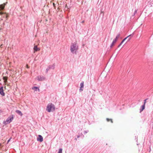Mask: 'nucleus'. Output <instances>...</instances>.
I'll return each instance as SVG.
<instances>
[{
  "instance_id": "obj_24",
  "label": "nucleus",
  "mask_w": 153,
  "mask_h": 153,
  "mask_svg": "<svg viewBox=\"0 0 153 153\" xmlns=\"http://www.w3.org/2000/svg\"><path fill=\"white\" fill-rule=\"evenodd\" d=\"M53 7H54V9H56V7L55 5V4L54 3H53Z\"/></svg>"
},
{
  "instance_id": "obj_1",
  "label": "nucleus",
  "mask_w": 153,
  "mask_h": 153,
  "mask_svg": "<svg viewBox=\"0 0 153 153\" xmlns=\"http://www.w3.org/2000/svg\"><path fill=\"white\" fill-rule=\"evenodd\" d=\"M78 49V47L75 42L73 43L70 47V50L73 54H76V52Z\"/></svg>"
},
{
  "instance_id": "obj_10",
  "label": "nucleus",
  "mask_w": 153,
  "mask_h": 153,
  "mask_svg": "<svg viewBox=\"0 0 153 153\" xmlns=\"http://www.w3.org/2000/svg\"><path fill=\"white\" fill-rule=\"evenodd\" d=\"M145 105L144 104H143V105L141 106L140 107V112L141 113L142 112L143 110L145 109Z\"/></svg>"
},
{
  "instance_id": "obj_17",
  "label": "nucleus",
  "mask_w": 153,
  "mask_h": 153,
  "mask_svg": "<svg viewBox=\"0 0 153 153\" xmlns=\"http://www.w3.org/2000/svg\"><path fill=\"white\" fill-rule=\"evenodd\" d=\"M106 120L107 121V122H109V121H111V122L112 123H113V121H112V120L111 119H109L108 118H107L106 119Z\"/></svg>"
},
{
  "instance_id": "obj_18",
  "label": "nucleus",
  "mask_w": 153,
  "mask_h": 153,
  "mask_svg": "<svg viewBox=\"0 0 153 153\" xmlns=\"http://www.w3.org/2000/svg\"><path fill=\"white\" fill-rule=\"evenodd\" d=\"M3 79L4 80L5 82H6L7 81V78L6 77H3Z\"/></svg>"
},
{
  "instance_id": "obj_20",
  "label": "nucleus",
  "mask_w": 153,
  "mask_h": 153,
  "mask_svg": "<svg viewBox=\"0 0 153 153\" xmlns=\"http://www.w3.org/2000/svg\"><path fill=\"white\" fill-rule=\"evenodd\" d=\"M50 69V68L48 67L46 69V73H48V70H49Z\"/></svg>"
},
{
  "instance_id": "obj_16",
  "label": "nucleus",
  "mask_w": 153,
  "mask_h": 153,
  "mask_svg": "<svg viewBox=\"0 0 153 153\" xmlns=\"http://www.w3.org/2000/svg\"><path fill=\"white\" fill-rule=\"evenodd\" d=\"M32 89L33 90L34 89L35 91H36L37 90V89H38V90H39V88H38V87H35V86H34L32 88Z\"/></svg>"
},
{
  "instance_id": "obj_14",
  "label": "nucleus",
  "mask_w": 153,
  "mask_h": 153,
  "mask_svg": "<svg viewBox=\"0 0 153 153\" xmlns=\"http://www.w3.org/2000/svg\"><path fill=\"white\" fill-rule=\"evenodd\" d=\"M116 41H115V40H113L112 43L110 45L111 48L112 47L114 46V44L116 43Z\"/></svg>"
},
{
  "instance_id": "obj_7",
  "label": "nucleus",
  "mask_w": 153,
  "mask_h": 153,
  "mask_svg": "<svg viewBox=\"0 0 153 153\" xmlns=\"http://www.w3.org/2000/svg\"><path fill=\"white\" fill-rule=\"evenodd\" d=\"M3 87H1L0 88V94L3 96L5 95V93L4 92V90L3 89Z\"/></svg>"
},
{
  "instance_id": "obj_32",
  "label": "nucleus",
  "mask_w": 153,
  "mask_h": 153,
  "mask_svg": "<svg viewBox=\"0 0 153 153\" xmlns=\"http://www.w3.org/2000/svg\"><path fill=\"white\" fill-rule=\"evenodd\" d=\"M75 140H77V139L75 138Z\"/></svg>"
},
{
  "instance_id": "obj_28",
  "label": "nucleus",
  "mask_w": 153,
  "mask_h": 153,
  "mask_svg": "<svg viewBox=\"0 0 153 153\" xmlns=\"http://www.w3.org/2000/svg\"><path fill=\"white\" fill-rule=\"evenodd\" d=\"M2 112V111L1 110H0V114Z\"/></svg>"
},
{
  "instance_id": "obj_31",
  "label": "nucleus",
  "mask_w": 153,
  "mask_h": 153,
  "mask_svg": "<svg viewBox=\"0 0 153 153\" xmlns=\"http://www.w3.org/2000/svg\"><path fill=\"white\" fill-rule=\"evenodd\" d=\"M77 138H79L80 137V136L79 135H78V136H77Z\"/></svg>"
},
{
  "instance_id": "obj_26",
  "label": "nucleus",
  "mask_w": 153,
  "mask_h": 153,
  "mask_svg": "<svg viewBox=\"0 0 153 153\" xmlns=\"http://www.w3.org/2000/svg\"><path fill=\"white\" fill-rule=\"evenodd\" d=\"M4 14V13L2 12H0V15H2Z\"/></svg>"
},
{
  "instance_id": "obj_6",
  "label": "nucleus",
  "mask_w": 153,
  "mask_h": 153,
  "mask_svg": "<svg viewBox=\"0 0 153 153\" xmlns=\"http://www.w3.org/2000/svg\"><path fill=\"white\" fill-rule=\"evenodd\" d=\"M43 138L42 136L41 135H39L37 138V140L41 142L43 141Z\"/></svg>"
},
{
  "instance_id": "obj_21",
  "label": "nucleus",
  "mask_w": 153,
  "mask_h": 153,
  "mask_svg": "<svg viewBox=\"0 0 153 153\" xmlns=\"http://www.w3.org/2000/svg\"><path fill=\"white\" fill-rule=\"evenodd\" d=\"M148 99H146V100H144V104H144L145 105L146 103V100Z\"/></svg>"
},
{
  "instance_id": "obj_22",
  "label": "nucleus",
  "mask_w": 153,
  "mask_h": 153,
  "mask_svg": "<svg viewBox=\"0 0 153 153\" xmlns=\"http://www.w3.org/2000/svg\"><path fill=\"white\" fill-rule=\"evenodd\" d=\"M88 132V130L87 131H85L84 132V134H85L87 133Z\"/></svg>"
},
{
  "instance_id": "obj_29",
  "label": "nucleus",
  "mask_w": 153,
  "mask_h": 153,
  "mask_svg": "<svg viewBox=\"0 0 153 153\" xmlns=\"http://www.w3.org/2000/svg\"><path fill=\"white\" fill-rule=\"evenodd\" d=\"M85 22V21L84 20L82 22V23H84Z\"/></svg>"
},
{
  "instance_id": "obj_3",
  "label": "nucleus",
  "mask_w": 153,
  "mask_h": 153,
  "mask_svg": "<svg viewBox=\"0 0 153 153\" xmlns=\"http://www.w3.org/2000/svg\"><path fill=\"white\" fill-rule=\"evenodd\" d=\"M14 118V116L13 115H10L6 119L5 121L3 122V123L6 125V124L10 123L13 120Z\"/></svg>"
},
{
  "instance_id": "obj_2",
  "label": "nucleus",
  "mask_w": 153,
  "mask_h": 153,
  "mask_svg": "<svg viewBox=\"0 0 153 153\" xmlns=\"http://www.w3.org/2000/svg\"><path fill=\"white\" fill-rule=\"evenodd\" d=\"M55 106L54 104L51 103H49L48 104L46 110L48 112H53L55 111Z\"/></svg>"
},
{
  "instance_id": "obj_9",
  "label": "nucleus",
  "mask_w": 153,
  "mask_h": 153,
  "mask_svg": "<svg viewBox=\"0 0 153 153\" xmlns=\"http://www.w3.org/2000/svg\"><path fill=\"white\" fill-rule=\"evenodd\" d=\"M131 35H129L128 36H127V37H126L120 43L119 45L118 46V47H119L122 44V43L124 42V41H125V40L127 38H128L130 36H131Z\"/></svg>"
},
{
  "instance_id": "obj_5",
  "label": "nucleus",
  "mask_w": 153,
  "mask_h": 153,
  "mask_svg": "<svg viewBox=\"0 0 153 153\" xmlns=\"http://www.w3.org/2000/svg\"><path fill=\"white\" fill-rule=\"evenodd\" d=\"M84 88V82H82L80 83V88L79 91L80 92H81L83 91Z\"/></svg>"
},
{
  "instance_id": "obj_4",
  "label": "nucleus",
  "mask_w": 153,
  "mask_h": 153,
  "mask_svg": "<svg viewBox=\"0 0 153 153\" xmlns=\"http://www.w3.org/2000/svg\"><path fill=\"white\" fill-rule=\"evenodd\" d=\"M45 79V77L41 76H38L36 77V79L39 81H42L44 80Z\"/></svg>"
},
{
  "instance_id": "obj_11",
  "label": "nucleus",
  "mask_w": 153,
  "mask_h": 153,
  "mask_svg": "<svg viewBox=\"0 0 153 153\" xmlns=\"http://www.w3.org/2000/svg\"><path fill=\"white\" fill-rule=\"evenodd\" d=\"M33 49H34V51H39L40 50V49L39 48H38L36 45L34 47Z\"/></svg>"
},
{
  "instance_id": "obj_13",
  "label": "nucleus",
  "mask_w": 153,
  "mask_h": 153,
  "mask_svg": "<svg viewBox=\"0 0 153 153\" xmlns=\"http://www.w3.org/2000/svg\"><path fill=\"white\" fill-rule=\"evenodd\" d=\"M16 112L19 115H20L21 116L22 115V112L19 110H17L16 111Z\"/></svg>"
},
{
  "instance_id": "obj_30",
  "label": "nucleus",
  "mask_w": 153,
  "mask_h": 153,
  "mask_svg": "<svg viewBox=\"0 0 153 153\" xmlns=\"http://www.w3.org/2000/svg\"><path fill=\"white\" fill-rule=\"evenodd\" d=\"M10 139H9V140L7 141V143H8L9 142V141H10Z\"/></svg>"
},
{
  "instance_id": "obj_27",
  "label": "nucleus",
  "mask_w": 153,
  "mask_h": 153,
  "mask_svg": "<svg viewBox=\"0 0 153 153\" xmlns=\"http://www.w3.org/2000/svg\"><path fill=\"white\" fill-rule=\"evenodd\" d=\"M131 39V38H129L128 39V40L127 42L129 41Z\"/></svg>"
},
{
  "instance_id": "obj_8",
  "label": "nucleus",
  "mask_w": 153,
  "mask_h": 153,
  "mask_svg": "<svg viewBox=\"0 0 153 153\" xmlns=\"http://www.w3.org/2000/svg\"><path fill=\"white\" fill-rule=\"evenodd\" d=\"M7 3V2L5 3H4L3 4L0 5V10H3L4 9L5 6Z\"/></svg>"
},
{
  "instance_id": "obj_12",
  "label": "nucleus",
  "mask_w": 153,
  "mask_h": 153,
  "mask_svg": "<svg viewBox=\"0 0 153 153\" xmlns=\"http://www.w3.org/2000/svg\"><path fill=\"white\" fill-rule=\"evenodd\" d=\"M120 33L117 34V36H116L114 40H115L116 42L117 41L118 39L120 38Z\"/></svg>"
},
{
  "instance_id": "obj_15",
  "label": "nucleus",
  "mask_w": 153,
  "mask_h": 153,
  "mask_svg": "<svg viewBox=\"0 0 153 153\" xmlns=\"http://www.w3.org/2000/svg\"><path fill=\"white\" fill-rule=\"evenodd\" d=\"M55 64H54L53 65H49L48 67L50 68V69H54L55 68Z\"/></svg>"
},
{
  "instance_id": "obj_25",
  "label": "nucleus",
  "mask_w": 153,
  "mask_h": 153,
  "mask_svg": "<svg viewBox=\"0 0 153 153\" xmlns=\"http://www.w3.org/2000/svg\"><path fill=\"white\" fill-rule=\"evenodd\" d=\"M8 17V16L7 15H6V18L7 19Z\"/></svg>"
},
{
  "instance_id": "obj_33",
  "label": "nucleus",
  "mask_w": 153,
  "mask_h": 153,
  "mask_svg": "<svg viewBox=\"0 0 153 153\" xmlns=\"http://www.w3.org/2000/svg\"><path fill=\"white\" fill-rule=\"evenodd\" d=\"M0 145L1 146V144L0 143Z\"/></svg>"
},
{
  "instance_id": "obj_23",
  "label": "nucleus",
  "mask_w": 153,
  "mask_h": 153,
  "mask_svg": "<svg viewBox=\"0 0 153 153\" xmlns=\"http://www.w3.org/2000/svg\"><path fill=\"white\" fill-rule=\"evenodd\" d=\"M137 10H135L134 12V16L137 13Z\"/></svg>"
},
{
  "instance_id": "obj_19",
  "label": "nucleus",
  "mask_w": 153,
  "mask_h": 153,
  "mask_svg": "<svg viewBox=\"0 0 153 153\" xmlns=\"http://www.w3.org/2000/svg\"><path fill=\"white\" fill-rule=\"evenodd\" d=\"M62 149L60 148L59 149V152L58 153H62Z\"/></svg>"
}]
</instances>
